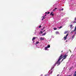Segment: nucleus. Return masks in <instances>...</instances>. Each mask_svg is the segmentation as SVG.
I'll return each mask as SVG.
<instances>
[{
	"instance_id": "obj_1",
	"label": "nucleus",
	"mask_w": 76,
	"mask_h": 76,
	"mask_svg": "<svg viewBox=\"0 0 76 76\" xmlns=\"http://www.w3.org/2000/svg\"><path fill=\"white\" fill-rule=\"evenodd\" d=\"M68 56V55H66V54H65L64 56H63V55H61V56H60V57L61 58V59H62L63 58H64L62 59V61H61V62H62L64 59H66V57Z\"/></svg>"
},
{
	"instance_id": "obj_37",
	"label": "nucleus",
	"mask_w": 76,
	"mask_h": 76,
	"mask_svg": "<svg viewBox=\"0 0 76 76\" xmlns=\"http://www.w3.org/2000/svg\"><path fill=\"white\" fill-rule=\"evenodd\" d=\"M55 11V10L54 9L53 10V11Z\"/></svg>"
},
{
	"instance_id": "obj_46",
	"label": "nucleus",
	"mask_w": 76,
	"mask_h": 76,
	"mask_svg": "<svg viewBox=\"0 0 76 76\" xmlns=\"http://www.w3.org/2000/svg\"><path fill=\"white\" fill-rule=\"evenodd\" d=\"M71 52H72L71 51H70Z\"/></svg>"
},
{
	"instance_id": "obj_21",
	"label": "nucleus",
	"mask_w": 76,
	"mask_h": 76,
	"mask_svg": "<svg viewBox=\"0 0 76 76\" xmlns=\"http://www.w3.org/2000/svg\"><path fill=\"white\" fill-rule=\"evenodd\" d=\"M68 35H69V34H67L66 35V37H67V36H68Z\"/></svg>"
},
{
	"instance_id": "obj_47",
	"label": "nucleus",
	"mask_w": 76,
	"mask_h": 76,
	"mask_svg": "<svg viewBox=\"0 0 76 76\" xmlns=\"http://www.w3.org/2000/svg\"><path fill=\"white\" fill-rule=\"evenodd\" d=\"M66 42H67V41H66Z\"/></svg>"
},
{
	"instance_id": "obj_10",
	"label": "nucleus",
	"mask_w": 76,
	"mask_h": 76,
	"mask_svg": "<svg viewBox=\"0 0 76 76\" xmlns=\"http://www.w3.org/2000/svg\"><path fill=\"white\" fill-rule=\"evenodd\" d=\"M53 29H54V30H57V28L56 27H54L53 28Z\"/></svg>"
},
{
	"instance_id": "obj_39",
	"label": "nucleus",
	"mask_w": 76,
	"mask_h": 76,
	"mask_svg": "<svg viewBox=\"0 0 76 76\" xmlns=\"http://www.w3.org/2000/svg\"><path fill=\"white\" fill-rule=\"evenodd\" d=\"M61 52V53H63V50H62Z\"/></svg>"
},
{
	"instance_id": "obj_12",
	"label": "nucleus",
	"mask_w": 76,
	"mask_h": 76,
	"mask_svg": "<svg viewBox=\"0 0 76 76\" xmlns=\"http://www.w3.org/2000/svg\"><path fill=\"white\" fill-rule=\"evenodd\" d=\"M39 42H36V44H39Z\"/></svg>"
},
{
	"instance_id": "obj_43",
	"label": "nucleus",
	"mask_w": 76,
	"mask_h": 76,
	"mask_svg": "<svg viewBox=\"0 0 76 76\" xmlns=\"http://www.w3.org/2000/svg\"><path fill=\"white\" fill-rule=\"evenodd\" d=\"M68 76H71V75H69Z\"/></svg>"
},
{
	"instance_id": "obj_13",
	"label": "nucleus",
	"mask_w": 76,
	"mask_h": 76,
	"mask_svg": "<svg viewBox=\"0 0 76 76\" xmlns=\"http://www.w3.org/2000/svg\"><path fill=\"white\" fill-rule=\"evenodd\" d=\"M42 18H43V19H45V18H46V17L45 18V16H43L42 17Z\"/></svg>"
},
{
	"instance_id": "obj_30",
	"label": "nucleus",
	"mask_w": 76,
	"mask_h": 76,
	"mask_svg": "<svg viewBox=\"0 0 76 76\" xmlns=\"http://www.w3.org/2000/svg\"><path fill=\"white\" fill-rule=\"evenodd\" d=\"M64 10V9L63 8H62V9H61V10Z\"/></svg>"
},
{
	"instance_id": "obj_32",
	"label": "nucleus",
	"mask_w": 76,
	"mask_h": 76,
	"mask_svg": "<svg viewBox=\"0 0 76 76\" xmlns=\"http://www.w3.org/2000/svg\"><path fill=\"white\" fill-rule=\"evenodd\" d=\"M45 30H44L43 32H45Z\"/></svg>"
},
{
	"instance_id": "obj_20",
	"label": "nucleus",
	"mask_w": 76,
	"mask_h": 76,
	"mask_svg": "<svg viewBox=\"0 0 76 76\" xmlns=\"http://www.w3.org/2000/svg\"><path fill=\"white\" fill-rule=\"evenodd\" d=\"M59 29H60V28H62V26H61L60 27H58Z\"/></svg>"
},
{
	"instance_id": "obj_11",
	"label": "nucleus",
	"mask_w": 76,
	"mask_h": 76,
	"mask_svg": "<svg viewBox=\"0 0 76 76\" xmlns=\"http://www.w3.org/2000/svg\"><path fill=\"white\" fill-rule=\"evenodd\" d=\"M35 37H33L32 39V41H33L34 40H35Z\"/></svg>"
},
{
	"instance_id": "obj_14",
	"label": "nucleus",
	"mask_w": 76,
	"mask_h": 76,
	"mask_svg": "<svg viewBox=\"0 0 76 76\" xmlns=\"http://www.w3.org/2000/svg\"><path fill=\"white\" fill-rule=\"evenodd\" d=\"M73 26V25H71L70 26V28H72V26Z\"/></svg>"
},
{
	"instance_id": "obj_17",
	"label": "nucleus",
	"mask_w": 76,
	"mask_h": 76,
	"mask_svg": "<svg viewBox=\"0 0 76 76\" xmlns=\"http://www.w3.org/2000/svg\"><path fill=\"white\" fill-rule=\"evenodd\" d=\"M52 73H53V71H51V72H50V73H49V74H52Z\"/></svg>"
},
{
	"instance_id": "obj_26",
	"label": "nucleus",
	"mask_w": 76,
	"mask_h": 76,
	"mask_svg": "<svg viewBox=\"0 0 76 76\" xmlns=\"http://www.w3.org/2000/svg\"><path fill=\"white\" fill-rule=\"evenodd\" d=\"M56 9H57V8H55V9H54L55 10H56Z\"/></svg>"
},
{
	"instance_id": "obj_42",
	"label": "nucleus",
	"mask_w": 76,
	"mask_h": 76,
	"mask_svg": "<svg viewBox=\"0 0 76 76\" xmlns=\"http://www.w3.org/2000/svg\"><path fill=\"white\" fill-rule=\"evenodd\" d=\"M41 34V33H39V34Z\"/></svg>"
},
{
	"instance_id": "obj_18",
	"label": "nucleus",
	"mask_w": 76,
	"mask_h": 76,
	"mask_svg": "<svg viewBox=\"0 0 76 76\" xmlns=\"http://www.w3.org/2000/svg\"><path fill=\"white\" fill-rule=\"evenodd\" d=\"M74 31H75V30H74V31H71V33H73V32Z\"/></svg>"
},
{
	"instance_id": "obj_16",
	"label": "nucleus",
	"mask_w": 76,
	"mask_h": 76,
	"mask_svg": "<svg viewBox=\"0 0 76 76\" xmlns=\"http://www.w3.org/2000/svg\"><path fill=\"white\" fill-rule=\"evenodd\" d=\"M56 64H56V63L55 64H54L53 65V66H56Z\"/></svg>"
},
{
	"instance_id": "obj_3",
	"label": "nucleus",
	"mask_w": 76,
	"mask_h": 76,
	"mask_svg": "<svg viewBox=\"0 0 76 76\" xmlns=\"http://www.w3.org/2000/svg\"><path fill=\"white\" fill-rule=\"evenodd\" d=\"M40 40H44V39L42 37H41L40 38Z\"/></svg>"
},
{
	"instance_id": "obj_27",
	"label": "nucleus",
	"mask_w": 76,
	"mask_h": 76,
	"mask_svg": "<svg viewBox=\"0 0 76 76\" xmlns=\"http://www.w3.org/2000/svg\"><path fill=\"white\" fill-rule=\"evenodd\" d=\"M41 26H39V28H41Z\"/></svg>"
},
{
	"instance_id": "obj_38",
	"label": "nucleus",
	"mask_w": 76,
	"mask_h": 76,
	"mask_svg": "<svg viewBox=\"0 0 76 76\" xmlns=\"http://www.w3.org/2000/svg\"><path fill=\"white\" fill-rule=\"evenodd\" d=\"M59 76V75H57V76Z\"/></svg>"
},
{
	"instance_id": "obj_48",
	"label": "nucleus",
	"mask_w": 76,
	"mask_h": 76,
	"mask_svg": "<svg viewBox=\"0 0 76 76\" xmlns=\"http://www.w3.org/2000/svg\"><path fill=\"white\" fill-rule=\"evenodd\" d=\"M66 42H67V41H66Z\"/></svg>"
},
{
	"instance_id": "obj_2",
	"label": "nucleus",
	"mask_w": 76,
	"mask_h": 76,
	"mask_svg": "<svg viewBox=\"0 0 76 76\" xmlns=\"http://www.w3.org/2000/svg\"><path fill=\"white\" fill-rule=\"evenodd\" d=\"M61 59V58L60 57H59V59H58V61L56 62V64H58V65H60V61H59Z\"/></svg>"
},
{
	"instance_id": "obj_25",
	"label": "nucleus",
	"mask_w": 76,
	"mask_h": 76,
	"mask_svg": "<svg viewBox=\"0 0 76 76\" xmlns=\"http://www.w3.org/2000/svg\"><path fill=\"white\" fill-rule=\"evenodd\" d=\"M52 15L53 16H54V14H52Z\"/></svg>"
},
{
	"instance_id": "obj_41",
	"label": "nucleus",
	"mask_w": 76,
	"mask_h": 76,
	"mask_svg": "<svg viewBox=\"0 0 76 76\" xmlns=\"http://www.w3.org/2000/svg\"><path fill=\"white\" fill-rule=\"evenodd\" d=\"M45 28V27H44L43 28L44 29Z\"/></svg>"
},
{
	"instance_id": "obj_40",
	"label": "nucleus",
	"mask_w": 76,
	"mask_h": 76,
	"mask_svg": "<svg viewBox=\"0 0 76 76\" xmlns=\"http://www.w3.org/2000/svg\"><path fill=\"white\" fill-rule=\"evenodd\" d=\"M75 23H76V21H75V22H74V23H75Z\"/></svg>"
},
{
	"instance_id": "obj_23",
	"label": "nucleus",
	"mask_w": 76,
	"mask_h": 76,
	"mask_svg": "<svg viewBox=\"0 0 76 76\" xmlns=\"http://www.w3.org/2000/svg\"><path fill=\"white\" fill-rule=\"evenodd\" d=\"M48 15V14H50V12H48V13H47Z\"/></svg>"
},
{
	"instance_id": "obj_24",
	"label": "nucleus",
	"mask_w": 76,
	"mask_h": 76,
	"mask_svg": "<svg viewBox=\"0 0 76 76\" xmlns=\"http://www.w3.org/2000/svg\"><path fill=\"white\" fill-rule=\"evenodd\" d=\"M56 34H58V32H56Z\"/></svg>"
},
{
	"instance_id": "obj_45",
	"label": "nucleus",
	"mask_w": 76,
	"mask_h": 76,
	"mask_svg": "<svg viewBox=\"0 0 76 76\" xmlns=\"http://www.w3.org/2000/svg\"><path fill=\"white\" fill-rule=\"evenodd\" d=\"M45 76H47V75H45Z\"/></svg>"
},
{
	"instance_id": "obj_36",
	"label": "nucleus",
	"mask_w": 76,
	"mask_h": 76,
	"mask_svg": "<svg viewBox=\"0 0 76 76\" xmlns=\"http://www.w3.org/2000/svg\"><path fill=\"white\" fill-rule=\"evenodd\" d=\"M47 16V15H45V16H45H45Z\"/></svg>"
},
{
	"instance_id": "obj_31",
	"label": "nucleus",
	"mask_w": 76,
	"mask_h": 76,
	"mask_svg": "<svg viewBox=\"0 0 76 76\" xmlns=\"http://www.w3.org/2000/svg\"><path fill=\"white\" fill-rule=\"evenodd\" d=\"M75 21H76V18H75Z\"/></svg>"
},
{
	"instance_id": "obj_4",
	"label": "nucleus",
	"mask_w": 76,
	"mask_h": 76,
	"mask_svg": "<svg viewBox=\"0 0 76 76\" xmlns=\"http://www.w3.org/2000/svg\"><path fill=\"white\" fill-rule=\"evenodd\" d=\"M45 50H47V49L48 48L47 47H46L45 48H44Z\"/></svg>"
},
{
	"instance_id": "obj_44",
	"label": "nucleus",
	"mask_w": 76,
	"mask_h": 76,
	"mask_svg": "<svg viewBox=\"0 0 76 76\" xmlns=\"http://www.w3.org/2000/svg\"><path fill=\"white\" fill-rule=\"evenodd\" d=\"M76 34V33H75V34Z\"/></svg>"
},
{
	"instance_id": "obj_34",
	"label": "nucleus",
	"mask_w": 76,
	"mask_h": 76,
	"mask_svg": "<svg viewBox=\"0 0 76 76\" xmlns=\"http://www.w3.org/2000/svg\"><path fill=\"white\" fill-rule=\"evenodd\" d=\"M45 13V15H46V14L47 13V12H46Z\"/></svg>"
},
{
	"instance_id": "obj_19",
	"label": "nucleus",
	"mask_w": 76,
	"mask_h": 76,
	"mask_svg": "<svg viewBox=\"0 0 76 76\" xmlns=\"http://www.w3.org/2000/svg\"><path fill=\"white\" fill-rule=\"evenodd\" d=\"M53 12H52L50 13V15H52V14H53Z\"/></svg>"
},
{
	"instance_id": "obj_6",
	"label": "nucleus",
	"mask_w": 76,
	"mask_h": 76,
	"mask_svg": "<svg viewBox=\"0 0 76 76\" xmlns=\"http://www.w3.org/2000/svg\"><path fill=\"white\" fill-rule=\"evenodd\" d=\"M45 34H46V32H45V33L43 34L42 35V36H44V35H45Z\"/></svg>"
},
{
	"instance_id": "obj_33",
	"label": "nucleus",
	"mask_w": 76,
	"mask_h": 76,
	"mask_svg": "<svg viewBox=\"0 0 76 76\" xmlns=\"http://www.w3.org/2000/svg\"><path fill=\"white\" fill-rule=\"evenodd\" d=\"M66 32H65L64 33V34H66Z\"/></svg>"
},
{
	"instance_id": "obj_9",
	"label": "nucleus",
	"mask_w": 76,
	"mask_h": 76,
	"mask_svg": "<svg viewBox=\"0 0 76 76\" xmlns=\"http://www.w3.org/2000/svg\"><path fill=\"white\" fill-rule=\"evenodd\" d=\"M72 69V67H70V68H69V70H71Z\"/></svg>"
},
{
	"instance_id": "obj_28",
	"label": "nucleus",
	"mask_w": 76,
	"mask_h": 76,
	"mask_svg": "<svg viewBox=\"0 0 76 76\" xmlns=\"http://www.w3.org/2000/svg\"><path fill=\"white\" fill-rule=\"evenodd\" d=\"M75 31H76V28L75 27Z\"/></svg>"
},
{
	"instance_id": "obj_35",
	"label": "nucleus",
	"mask_w": 76,
	"mask_h": 76,
	"mask_svg": "<svg viewBox=\"0 0 76 76\" xmlns=\"http://www.w3.org/2000/svg\"><path fill=\"white\" fill-rule=\"evenodd\" d=\"M42 20H44V18H42Z\"/></svg>"
},
{
	"instance_id": "obj_15",
	"label": "nucleus",
	"mask_w": 76,
	"mask_h": 76,
	"mask_svg": "<svg viewBox=\"0 0 76 76\" xmlns=\"http://www.w3.org/2000/svg\"><path fill=\"white\" fill-rule=\"evenodd\" d=\"M40 32L41 34H42V33H43V32H42V31H40Z\"/></svg>"
},
{
	"instance_id": "obj_5",
	"label": "nucleus",
	"mask_w": 76,
	"mask_h": 76,
	"mask_svg": "<svg viewBox=\"0 0 76 76\" xmlns=\"http://www.w3.org/2000/svg\"><path fill=\"white\" fill-rule=\"evenodd\" d=\"M64 39L65 40H66V39H67V37H66V36L65 37H64Z\"/></svg>"
},
{
	"instance_id": "obj_29",
	"label": "nucleus",
	"mask_w": 76,
	"mask_h": 76,
	"mask_svg": "<svg viewBox=\"0 0 76 76\" xmlns=\"http://www.w3.org/2000/svg\"><path fill=\"white\" fill-rule=\"evenodd\" d=\"M41 30H42H42H44V29L43 28H42V29H41Z\"/></svg>"
},
{
	"instance_id": "obj_22",
	"label": "nucleus",
	"mask_w": 76,
	"mask_h": 76,
	"mask_svg": "<svg viewBox=\"0 0 76 76\" xmlns=\"http://www.w3.org/2000/svg\"><path fill=\"white\" fill-rule=\"evenodd\" d=\"M53 68H54V67L52 68H51V70H53Z\"/></svg>"
},
{
	"instance_id": "obj_8",
	"label": "nucleus",
	"mask_w": 76,
	"mask_h": 76,
	"mask_svg": "<svg viewBox=\"0 0 76 76\" xmlns=\"http://www.w3.org/2000/svg\"><path fill=\"white\" fill-rule=\"evenodd\" d=\"M75 37V34H74L72 37V39H74V37Z\"/></svg>"
},
{
	"instance_id": "obj_7",
	"label": "nucleus",
	"mask_w": 76,
	"mask_h": 76,
	"mask_svg": "<svg viewBox=\"0 0 76 76\" xmlns=\"http://www.w3.org/2000/svg\"><path fill=\"white\" fill-rule=\"evenodd\" d=\"M47 47H48V48H50V45H48V46H47Z\"/></svg>"
}]
</instances>
